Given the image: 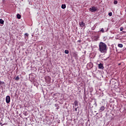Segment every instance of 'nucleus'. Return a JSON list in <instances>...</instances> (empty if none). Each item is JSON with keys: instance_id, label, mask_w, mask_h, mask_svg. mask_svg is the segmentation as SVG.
Masks as SVG:
<instances>
[{"instance_id": "1", "label": "nucleus", "mask_w": 126, "mask_h": 126, "mask_svg": "<svg viewBox=\"0 0 126 126\" xmlns=\"http://www.w3.org/2000/svg\"><path fill=\"white\" fill-rule=\"evenodd\" d=\"M107 44L104 42H100L99 44V51L102 54H106L107 53Z\"/></svg>"}, {"instance_id": "2", "label": "nucleus", "mask_w": 126, "mask_h": 126, "mask_svg": "<svg viewBox=\"0 0 126 126\" xmlns=\"http://www.w3.org/2000/svg\"><path fill=\"white\" fill-rule=\"evenodd\" d=\"M89 10L91 12H95V11H97V7L95 6H92L89 8Z\"/></svg>"}, {"instance_id": "3", "label": "nucleus", "mask_w": 126, "mask_h": 126, "mask_svg": "<svg viewBox=\"0 0 126 126\" xmlns=\"http://www.w3.org/2000/svg\"><path fill=\"white\" fill-rule=\"evenodd\" d=\"M6 102L8 104V103L10 102V96L9 95L6 97Z\"/></svg>"}, {"instance_id": "4", "label": "nucleus", "mask_w": 126, "mask_h": 126, "mask_svg": "<svg viewBox=\"0 0 126 126\" xmlns=\"http://www.w3.org/2000/svg\"><path fill=\"white\" fill-rule=\"evenodd\" d=\"M98 68H99L100 69H104V66L103 65V64L101 63H100L98 64Z\"/></svg>"}, {"instance_id": "5", "label": "nucleus", "mask_w": 126, "mask_h": 126, "mask_svg": "<svg viewBox=\"0 0 126 126\" xmlns=\"http://www.w3.org/2000/svg\"><path fill=\"white\" fill-rule=\"evenodd\" d=\"M79 25L81 26V27H83L85 26V23H84L83 22H81L79 23Z\"/></svg>"}, {"instance_id": "6", "label": "nucleus", "mask_w": 126, "mask_h": 126, "mask_svg": "<svg viewBox=\"0 0 126 126\" xmlns=\"http://www.w3.org/2000/svg\"><path fill=\"white\" fill-rule=\"evenodd\" d=\"M105 106H102L100 108L99 111L100 112H102L103 111H105Z\"/></svg>"}, {"instance_id": "7", "label": "nucleus", "mask_w": 126, "mask_h": 126, "mask_svg": "<svg viewBox=\"0 0 126 126\" xmlns=\"http://www.w3.org/2000/svg\"><path fill=\"white\" fill-rule=\"evenodd\" d=\"M74 106H78V101L77 100H75L74 102Z\"/></svg>"}, {"instance_id": "8", "label": "nucleus", "mask_w": 126, "mask_h": 126, "mask_svg": "<svg viewBox=\"0 0 126 126\" xmlns=\"http://www.w3.org/2000/svg\"><path fill=\"white\" fill-rule=\"evenodd\" d=\"M61 7L63 9H64L66 7V5H65V4H63L62 5Z\"/></svg>"}, {"instance_id": "9", "label": "nucleus", "mask_w": 126, "mask_h": 126, "mask_svg": "<svg viewBox=\"0 0 126 126\" xmlns=\"http://www.w3.org/2000/svg\"><path fill=\"white\" fill-rule=\"evenodd\" d=\"M17 17L18 19H20L21 18V15H20L19 14H18L17 15Z\"/></svg>"}, {"instance_id": "10", "label": "nucleus", "mask_w": 126, "mask_h": 126, "mask_svg": "<svg viewBox=\"0 0 126 126\" xmlns=\"http://www.w3.org/2000/svg\"><path fill=\"white\" fill-rule=\"evenodd\" d=\"M99 32H101V33H105V30L103 28H102L100 31Z\"/></svg>"}, {"instance_id": "11", "label": "nucleus", "mask_w": 126, "mask_h": 126, "mask_svg": "<svg viewBox=\"0 0 126 126\" xmlns=\"http://www.w3.org/2000/svg\"><path fill=\"white\" fill-rule=\"evenodd\" d=\"M118 46L119 47V48H123V47H124V45H123V44H119L118 45Z\"/></svg>"}, {"instance_id": "12", "label": "nucleus", "mask_w": 126, "mask_h": 126, "mask_svg": "<svg viewBox=\"0 0 126 126\" xmlns=\"http://www.w3.org/2000/svg\"><path fill=\"white\" fill-rule=\"evenodd\" d=\"M0 24H3L4 23V21L2 20V19H0Z\"/></svg>"}, {"instance_id": "13", "label": "nucleus", "mask_w": 126, "mask_h": 126, "mask_svg": "<svg viewBox=\"0 0 126 126\" xmlns=\"http://www.w3.org/2000/svg\"><path fill=\"white\" fill-rule=\"evenodd\" d=\"M20 78H19V76H17L16 78H15V80H16L17 81H18V80H19Z\"/></svg>"}, {"instance_id": "14", "label": "nucleus", "mask_w": 126, "mask_h": 126, "mask_svg": "<svg viewBox=\"0 0 126 126\" xmlns=\"http://www.w3.org/2000/svg\"><path fill=\"white\" fill-rule=\"evenodd\" d=\"M65 54H68L69 53V52L68 51V50H65L64 51Z\"/></svg>"}, {"instance_id": "15", "label": "nucleus", "mask_w": 126, "mask_h": 126, "mask_svg": "<svg viewBox=\"0 0 126 126\" xmlns=\"http://www.w3.org/2000/svg\"><path fill=\"white\" fill-rule=\"evenodd\" d=\"M3 84H4V82H1L0 81V85H2Z\"/></svg>"}, {"instance_id": "16", "label": "nucleus", "mask_w": 126, "mask_h": 126, "mask_svg": "<svg viewBox=\"0 0 126 126\" xmlns=\"http://www.w3.org/2000/svg\"><path fill=\"white\" fill-rule=\"evenodd\" d=\"M88 65H91V67H92L93 66V64H92V63H89Z\"/></svg>"}, {"instance_id": "17", "label": "nucleus", "mask_w": 126, "mask_h": 126, "mask_svg": "<svg viewBox=\"0 0 126 126\" xmlns=\"http://www.w3.org/2000/svg\"><path fill=\"white\" fill-rule=\"evenodd\" d=\"M112 15H113V13H112V12H109V13H108V15H109V16H112Z\"/></svg>"}, {"instance_id": "18", "label": "nucleus", "mask_w": 126, "mask_h": 126, "mask_svg": "<svg viewBox=\"0 0 126 126\" xmlns=\"http://www.w3.org/2000/svg\"><path fill=\"white\" fill-rule=\"evenodd\" d=\"M114 3L115 4H117L118 3V1H117V0H114Z\"/></svg>"}, {"instance_id": "19", "label": "nucleus", "mask_w": 126, "mask_h": 126, "mask_svg": "<svg viewBox=\"0 0 126 126\" xmlns=\"http://www.w3.org/2000/svg\"><path fill=\"white\" fill-rule=\"evenodd\" d=\"M124 30V28L123 27H121L120 28V31H123Z\"/></svg>"}, {"instance_id": "20", "label": "nucleus", "mask_w": 126, "mask_h": 126, "mask_svg": "<svg viewBox=\"0 0 126 126\" xmlns=\"http://www.w3.org/2000/svg\"><path fill=\"white\" fill-rule=\"evenodd\" d=\"M25 36H26L27 37H28V36H29V34L28 33H25Z\"/></svg>"}, {"instance_id": "21", "label": "nucleus", "mask_w": 126, "mask_h": 126, "mask_svg": "<svg viewBox=\"0 0 126 126\" xmlns=\"http://www.w3.org/2000/svg\"><path fill=\"white\" fill-rule=\"evenodd\" d=\"M24 115H25V116H27V115H28V113H27V112H26L24 113Z\"/></svg>"}, {"instance_id": "22", "label": "nucleus", "mask_w": 126, "mask_h": 126, "mask_svg": "<svg viewBox=\"0 0 126 126\" xmlns=\"http://www.w3.org/2000/svg\"><path fill=\"white\" fill-rule=\"evenodd\" d=\"M78 42H79V43H81V40H78V41H77Z\"/></svg>"}, {"instance_id": "23", "label": "nucleus", "mask_w": 126, "mask_h": 126, "mask_svg": "<svg viewBox=\"0 0 126 126\" xmlns=\"http://www.w3.org/2000/svg\"><path fill=\"white\" fill-rule=\"evenodd\" d=\"M0 125H2V123H1V122H0Z\"/></svg>"}, {"instance_id": "24", "label": "nucleus", "mask_w": 126, "mask_h": 126, "mask_svg": "<svg viewBox=\"0 0 126 126\" xmlns=\"http://www.w3.org/2000/svg\"><path fill=\"white\" fill-rule=\"evenodd\" d=\"M123 33H126V32L123 31Z\"/></svg>"}, {"instance_id": "25", "label": "nucleus", "mask_w": 126, "mask_h": 126, "mask_svg": "<svg viewBox=\"0 0 126 126\" xmlns=\"http://www.w3.org/2000/svg\"><path fill=\"white\" fill-rule=\"evenodd\" d=\"M75 111H77V108H75Z\"/></svg>"}, {"instance_id": "26", "label": "nucleus", "mask_w": 126, "mask_h": 126, "mask_svg": "<svg viewBox=\"0 0 126 126\" xmlns=\"http://www.w3.org/2000/svg\"><path fill=\"white\" fill-rule=\"evenodd\" d=\"M119 65H121V63H119Z\"/></svg>"}]
</instances>
